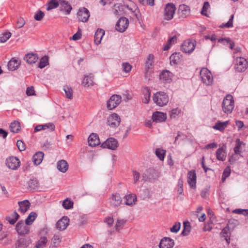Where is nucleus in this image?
Wrapping results in <instances>:
<instances>
[{
	"mask_svg": "<svg viewBox=\"0 0 248 248\" xmlns=\"http://www.w3.org/2000/svg\"><path fill=\"white\" fill-rule=\"evenodd\" d=\"M121 102V96L117 94L112 95L107 103V108L109 110H112L117 107Z\"/></svg>",
	"mask_w": 248,
	"mask_h": 248,
	"instance_id": "39448f33",
	"label": "nucleus"
},
{
	"mask_svg": "<svg viewBox=\"0 0 248 248\" xmlns=\"http://www.w3.org/2000/svg\"><path fill=\"white\" fill-rule=\"evenodd\" d=\"M180 109L178 108H176L172 109L170 111V117L171 119H174L180 113Z\"/></svg>",
	"mask_w": 248,
	"mask_h": 248,
	"instance_id": "6e6d98bb",
	"label": "nucleus"
},
{
	"mask_svg": "<svg viewBox=\"0 0 248 248\" xmlns=\"http://www.w3.org/2000/svg\"><path fill=\"white\" fill-rule=\"evenodd\" d=\"M183 227L184 229L181 233V235L183 236H187L191 231L190 223L188 221L184 222Z\"/></svg>",
	"mask_w": 248,
	"mask_h": 248,
	"instance_id": "79ce46f5",
	"label": "nucleus"
},
{
	"mask_svg": "<svg viewBox=\"0 0 248 248\" xmlns=\"http://www.w3.org/2000/svg\"><path fill=\"white\" fill-rule=\"evenodd\" d=\"M118 146V141L116 139L113 138H110L108 139L101 145V147H102L103 148H107L112 150H116Z\"/></svg>",
	"mask_w": 248,
	"mask_h": 248,
	"instance_id": "9d476101",
	"label": "nucleus"
},
{
	"mask_svg": "<svg viewBox=\"0 0 248 248\" xmlns=\"http://www.w3.org/2000/svg\"><path fill=\"white\" fill-rule=\"evenodd\" d=\"M105 34V31L101 29H98L94 34V42L98 45L100 44L102 37Z\"/></svg>",
	"mask_w": 248,
	"mask_h": 248,
	"instance_id": "473e14b6",
	"label": "nucleus"
},
{
	"mask_svg": "<svg viewBox=\"0 0 248 248\" xmlns=\"http://www.w3.org/2000/svg\"><path fill=\"white\" fill-rule=\"evenodd\" d=\"M27 225L22 220H20L16 225V230L19 235H25L28 233L30 231V227Z\"/></svg>",
	"mask_w": 248,
	"mask_h": 248,
	"instance_id": "9b49d317",
	"label": "nucleus"
},
{
	"mask_svg": "<svg viewBox=\"0 0 248 248\" xmlns=\"http://www.w3.org/2000/svg\"><path fill=\"white\" fill-rule=\"evenodd\" d=\"M125 223V220L124 219H119L117 221L115 224V229L117 231H119L121 227H122Z\"/></svg>",
	"mask_w": 248,
	"mask_h": 248,
	"instance_id": "69168bd1",
	"label": "nucleus"
},
{
	"mask_svg": "<svg viewBox=\"0 0 248 248\" xmlns=\"http://www.w3.org/2000/svg\"><path fill=\"white\" fill-rule=\"evenodd\" d=\"M234 107V102L233 96L231 94H227L224 98L222 108L223 112L227 114H230L232 111Z\"/></svg>",
	"mask_w": 248,
	"mask_h": 248,
	"instance_id": "f03ea898",
	"label": "nucleus"
},
{
	"mask_svg": "<svg viewBox=\"0 0 248 248\" xmlns=\"http://www.w3.org/2000/svg\"><path fill=\"white\" fill-rule=\"evenodd\" d=\"M242 145H245L244 142L241 141L240 139H237L236 140V144L234 148V152L235 154L240 155L241 154V151L240 150Z\"/></svg>",
	"mask_w": 248,
	"mask_h": 248,
	"instance_id": "37998d69",
	"label": "nucleus"
},
{
	"mask_svg": "<svg viewBox=\"0 0 248 248\" xmlns=\"http://www.w3.org/2000/svg\"><path fill=\"white\" fill-rule=\"evenodd\" d=\"M177 37L176 35L169 38L167 44L164 46L163 50L165 51L168 50L170 46L176 42Z\"/></svg>",
	"mask_w": 248,
	"mask_h": 248,
	"instance_id": "c03bdc74",
	"label": "nucleus"
},
{
	"mask_svg": "<svg viewBox=\"0 0 248 248\" xmlns=\"http://www.w3.org/2000/svg\"><path fill=\"white\" fill-rule=\"evenodd\" d=\"M93 76L91 74L88 76H85L82 84L85 87H89L91 85H93Z\"/></svg>",
	"mask_w": 248,
	"mask_h": 248,
	"instance_id": "72a5a7b5",
	"label": "nucleus"
},
{
	"mask_svg": "<svg viewBox=\"0 0 248 248\" xmlns=\"http://www.w3.org/2000/svg\"><path fill=\"white\" fill-rule=\"evenodd\" d=\"M233 212L238 214H242L245 216L248 215V209H237L234 210Z\"/></svg>",
	"mask_w": 248,
	"mask_h": 248,
	"instance_id": "774afa93",
	"label": "nucleus"
},
{
	"mask_svg": "<svg viewBox=\"0 0 248 248\" xmlns=\"http://www.w3.org/2000/svg\"><path fill=\"white\" fill-rule=\"evenodd\" d=\"M63 90L67 98L69 99H72L73 98V90L72 88L68 86H65L64 87Z\"/></svg>",
	"mask_w": 248,
	"mask_h": 248,
	"instance_id": "8fccbe9b",
	"label": "nucleus"
},
{
	"mask_svg": "<svg viewBox=\"0 0 248 248\" xmlns=\"http://www.w3.org/2000/svg\"><path fill=\"white\" fill-rule=\"evenodd\" d=\"M209 7H210V4H209V2L207 1L204 2V4H203V6L202 8V10L201 11V14L202 15H204V16H206L207 14H206V12H207V9L209 8Z\"/></svg>",
	"mask_w": 248,
	"mask_h": 248,
	"instance_id": "0e129e2a",
	"label": "nucleus"
},
{
	"mask_svg": "<svg viewBox=\"0 0 248 248\" xmlns=\"http://www.w3.org/2000/svg\"><path fill=\"white\" fill-rule=\"evenodd\" d=\"M59 6L60 11L64 13L66 15H69L73 9L71 5L68 1L65 0L61 1Z\"/></svg>",
	"mask_w": 248,
	"mask_h": 248,
	"instance_id": "2eb2a0df",
	"label": "nucleus"
},
{
	"mask_svg": "<svg viewBox=\"0 0 248 248\" xmlns=\"http://www.w3.org/2000/svg\"><path fill=\"white\" fill-rule=\"evenodd\" d=\"M143 98L142 99L143 103L148 104L149 102L151 93V91L149 88L145 87L142 90Z\"/></svg>",
	"mask_w": 248,
	"mask_h": 248,
	"instance_id": "c85d7f7f",
	"label": "nucleus"
},
{
	"mask_svg": "<svg viewBox=\"0 0 248 248\" xmlns=\"http://www.w3.org/2000/svg\"><path fill=\"white\" fill-rule=\"evenodd\" d=\"M11 36V33L10 32H5L1 34L0 36V42L1 43H4L7 41L8 39Z\"/></svg>",
	"mask_w": 248,
	"mask_h": 248,
	"instance_id": "864d4df0",
	"label": "nucleus"
},
{
	"mask_svg": "<svg viewBox=\"0 0 248 248\" xmlns=\"http://www.w3.org/2000/svg\"><path fill=\"white\" fill-rule=\"evenodd\" d=\"M69 219L66 216L63 217L57 221L56 224V227L60 231L64 230L69 225Z\"/></svg>",
	"mask_w": 248,
	"mask_h": 248,
	"instance_id": "dca6fc26",
	"label": "nucleus"
},
{
	"mask_svg": "<svg viewBox=\"0 0 248 248\" xmlns=\"http://www.w3.org/2000/svg\"><path fill=\"white\" fill-rule=\"evenodd\" d=\"M89 145L95 147L100 144V142L98 135L95 133H92L88 138Z\"/></svg>",
	"mask_w": 248,
	"mask_h": 248,
	"instance_id": "5701e85b",
	"label": "nucleus"
},
{
	"mask_svg": "<svg viewBox=\"0 0 248 248\" xmlns=\"http://www.w3.org/2000/svg\"><path fill=\"white\" fill-rule=\"evenodd\" d=\"M55 128L53 123H48L45 124H40L35 126L34 132H37L42 130L49 129L50 131H53Z\"/></svg>",
	"mask_w": 248,
	"mask_h": 248,
	"instance_id": "b1692460",
	"label": "nucleus"
},
{
	"mask_svg": "<svg viewBox=\"0 0 248 248\" xmlns=\"http://www.w3.org/2000/svg\"><path fill=\"white\" fill-rule=\"evenodd\" d=\"M226 147H221L216 151V157L218 160L224 161L226 158V153L225 151Z\"/></svg>",
	"mask_w": 248,
	"mask_h": 248,
	"instance_id": "393cba45",
	"label": "nucleus"
},
{
	"mask_svg": "<svg viewBox=\"0 0 248 248\" xmlns=\"http://www.w3.org/2000/svg\"><path fill=\"white\" fill-rule=\"evenodd\" d=\"M125 200V204L129 206H132L135 204L137 201V197L135 194H128L125 195L124 197Z\"/></svg>",
	"mask_w": 248,
	"mask_h": 248,
	"instance_id": "2f4dec72",
	"label": "nucleus"
},
{
	"mask_svg": "<svg viewBox=\"0 0 248 248\" xmlns=\"http://www.w3.org/2000/svg\"><path fill=\"white\" fill-rule=\"evenodd\" d=\"M234 18V15H232L229 19V20L228 21L227 23L225 24H223L221 25L220 27L223 28H231L233 26V19Z\"/></svg>",
	"mask_w": 248,
	"mask_h": 248,
	"instance_id": "5fc2aeb1",
	"label": "nucleus"
},
{
	"mask_svg": "<svg viewBox=\"0 0 248 248\" xmlns=\"http://www.w3.org/2000/svg\"><path fill=\"white\" fill-rule=\"evenodd\" d=\"M48 64V58L47 56H44L42 57L39 63L38 67L40 68H44L45 66Z\"/></svg>",
	"mask_w": 248,
	"mask_h": 248,
	"instance_id": "3c124183",
	"label": "nucleus"
},
{
	"mask_svg": "<svg viewBox=\"0 0 248 248\" xmlns=\"http://www.w3.org/2000/svg\"><path fill=\"white\" fill-rule=\"evenodd\" d=\"M120 122L121 118L120 116L115 113L109 115L107 119L108 124L112 128L118 127L120 125Z\"/></svg>",
	"mask_w": 248,
	"mask_h": 248,
	"instance_id": "0eeeda50",
	"label": "nucleus"
},
{
	"mask_svg": "<svg viewBox=\"0 0 248 248\" xmlns=\"http://www.w3.org/2000/svg\"><path fill=\"white\" fill-rule=\"evenodd\" d=\"M248 68V59L243 57L236 59L235 70L238 72H243Z\"/></svg>",
	"mask_w": 248,
	"mask_h": 248,
	"instance_id": "20e7f679",
	"label": "nucleus"
},
{
	"mask_svg": "<svg viewBox=\"0 0 248 248\" xmlns=\"http://www.w3.org/2000/svg\"><path fill=\"white\" fill-rule=\"evenodd\" d=\"M231 170L229 167L226 168L223 171L222 176V181L224 182L225 179L230 175Z\"/></svg>",
	"mask_w": 248,
	"mask_h": 248,
	"instance_id": "680f3d73",
	"label": "nucleus"
},
{
	"mask_svg": "<svg viewBox=\"0 0 248 248\" xmlns=\"http://www.w3.org/2000/svg\"><path fill=\"white\" fill-rule=\"evenodd\" d=\"M24 59L28 63L31 64L37 62L38 57L36 54L28 53L25 55Z\"/></svg>",
	"mask_w": 248,
	"mask_h": 248,
	"instance_id": "cd10ccee",
	"label": "nucleus"
},
{
	"mask_svg": "<svg viewBox=\"0 0 248 248\" xmlns=\"http://www.w3.org/2000/svg\"><path fill=\"white\" fill-rule=\"evenodd\" d=\"M31 243L30 239L21 238L17 241L16 248H27Z\"/></svg>",
	"mask_w": 248,
	"mask_h": 248,
	"instance_id": "c756f323",
	"label": "nucleus"
},
{
	"mask_svg": "<svg viewBox=\"0 0 248 248\" xmlns=\"http://www.w3.org/2000/svg\"><path fill=\"white\" fill-rule=\"evenodd\" d=\"M47 242V239L46 237H42L36 242L35 247L36 248H43L46 245Z\"/></svg>",
	"mask_w": 248,
	"mask_h": 248,
	"instance_id": "a18cd8bd",
	"label": "nucleus"
},
{
	"mask_svg": "<svg viewBox=\"0 0 248 248\" xmlns=\"http://www.w3.org/2000/svg\"><path fill=\"white\" fill-rule=\"evenodd\" d=\"M166 151L165 150L157 148L155 150V155L160 160H163Z\"/></svg>",
	"mask_w": 248,
	"mask_h": 248,
	"instance_id": "49530a36",
	"label": "nucleus"
},
{
	"mask_svg": "<svg viewBox=\"0 0 248 248\" xmlns=\"http://www.w3.org/2000/svg\"><path fill=\"white\" fill-rule=\"evenodd\" d=\"M45 14L41 10L38 11L35 14L34 18L37 21H41L44 17Z\"/></svg>",
	"mask_w": 248,
	"mask_h": 248,
	"instance_id": "bf43d9fd",
	"label": "nucleus"
},
{
	"mask_svg": "<svg viewBox=\"0 0 248 248\" xmlns=\"http://www.w3.org/2000/svg\"><path fill=\"white\" fill-rule=\"evenodd\" d=\"M77 15L78 20L83 22L87 21L90 17V12L85 8L80 9Z\"/></svg>",
	"mask_w": 248,
	"mask_h": 248,
	"instance_id": "4468645a",
	"label": "nucleus"
},
{
	"mask_svg": "<svg viewBox=\"0 0 248 248\" xmlns=\"http://www.w3.org/2000/svg\"><path fill=\"white\" fill-rule=\"evenodd\" d=\"M180 226V223H176L170 228V231L172 232L176 233L179 231Z\"/></svg>",
	"mask_w": 248,
	"mask_h": 248,
	"instance_id": "338daca9",
	"label": "nucleus"
},
{
	"mask_svg": "<svg viewBox=\"0 0 248 248\" xmlns=\"http://www.w3.org/2000/svg\"><path fill=\"white\" fill-rule=\"evenodd\" d=\"M129 25V20L126 17L120 18L116 23V30L121 32L125 31Z\"/></svg>",
	"mask_w": 248,
	"mask_h": 248,
	"instance_id": "6e6552de",
	"label": "nucleus"
},
{
	"mask_svg": "<svg viewBox=\"0 0 248 248\" xmlns=\"http://www.w3.org/2000/svg\"><path fill=\"white\" fill-rule=\"evenodd\" d=\"M178 12L180 17L186 18L190 15V9L188 6L182 4L179 6Z\"/></svg>",
	"mask_w": 248,
	"mask_h": 248,
	"instance_id": "aec40b11",
	"label": "nucleus"
},
{
	"mask_svg": "<svg viewBox=\"0 0 248 248\" xmlns=\"http://www.w3.org/2000/svg\"><path fill=\"white\" fill-rule=\"evenodd\" d=\"M29 188L31 190H35L38 188L39 183L35 178L31 179L28 182Z\"/></svg>",
	"mask_w": 248,
	"mask_h": 248,
	"instance_id": "a19ab883",
	"label": "nucleus"
},
{
	"mask_svg": "<svg viewBox=\"0 0 248 248\" xmlns=\"http://www.w3.org/2000/svg\"><path fill=\"white\" fill-rule=\"evenodd\" d=\"M20 162L16 157L12 156L6 159V164L10 169L16 170L20 166Z\"/></svg>",
	"mask_w": 248,
	"mask_h": 248,
	"instance_id": "1a4fd4ad",
	"label": "nucleus"
},
{
	"mask_svg": "<svg viewBox=\"0 0 248 248\" xmlns=\"http://www.w3.org/2000/svg\"><path fill=\"white\" fill-rule=\"evenodd\" d=\"M182 55L180 53H174L170 57V63L177 64L180 61Z\"/></svg>",
	"mask_w": 248,
	"mask_h": 248,
	"instance_id": "58836bf2",
	"label": "nucleus"
},
{
	"mask_svg": "<svg viewBox=\"0 0 248 248\" xmlns=\"http://www.w3.org/2000/svg\"><path fill=\"white\" fill-rule=\"evenodd\" d=\"M123 70L126 72H129L132 68L131 65L128 62H124L122 64Z\"/></svg>",
	"mask_w": 248,
	"mask_h": 248,
	"instance_id": "052dcab7",
	"label": "nucleus"
},
{
	"mask_svg": "<svg viewBox=\"0 0 248 248\" xmlns=\"http://www.w3.org/2000/svg\"><path fill=\"white\" fill-rule=\"evenodd\" d=\"M174 245L173 240L169 237H164L159 245V248H172Z\"/></svg>",
	"mask_w": 248,
	"mask_h": 248,
	"instance_id": "6ab92c4d",
	"label": "nucleus"
},
{
	"mask_svg": "<svg viewBox=\"0 0 248 248\" xmlns=\"http://www.w3.org/2000/svg\"><path fill=\"white\" fill-rule=\"evenodd\" d=\"M154 102L159 107L166 106L169 101L168 95L164 92H157L153 95Z\"/></svg>",
	"mask_w": 248,
	"mask_h": 248,
	"instance_id": "f257e3e1",
	"label": "nucleus"
},
{
	"mask_svg": "<svg viewBox=\"0 0 248 248\" xmlns=\"http://www.w3.org/2000/svg\"><path fill=\"white\" fill-rule=\"evenodd\" d=\"M60 3L57 0H51L48 3V6L46 8L47 10L49 11L51 9L57 8L59 6Z\"/></svg>",
	"mask_w": 248,
	"mask_h": 248,
	"instance_id": "de8ad7c7",
	"label": "nucleus"
},
{
	"mask_svg": "<svg viewBox=\"0 0 248 248\" xmlns=\"http://www.w3.org/2000/svg\"><path fill=\"white\" fill-rule=\"evenodd\" d=\"M195 47V43L191 42L189 40L184 41V43L181 46V50L185 53H191L192 52Z\"/></svg>",
	"mask_w": 248,
	"mask_h": 248,
	"instance_id": "f8f14e48",
	"label": "nucleus"
},
{
	"mask_svg": "<svg viewBox=\"0 0 248 248\" xmlns=\"http://www.w3.org/2000/svg\"><path fill=\"white\" fill-rule=\"evenodd\" d=\"M196 174L195 170H190L187 174V182L192 188L196 187Z\"/></svg>",
	"mask_w": 248,
	"mask_h": 248,
	"instance_id": "f3484780",
	"label": "nucleus"
},
{
	"mask_svg": "<svg viewBox=\"0 0 248 248\" xmlns=\"http://www.w3.org/2000/svg\"><path fill=\"white\" fill-rule=\"evenodd\" d=\"M231 235V232L228 225H227L222 230L220 233V236L221 238H223L227 244L229 245L230 243Z\"/></svg>",
	"mask_w": 248,
	"mask_h": 248,
	"instance_id": "412c9836",
	"label": "nucleus"
},
{
	"mask_svg": "<svg viewBox=\"0 0 248 248\" xmlns=\"http://www.w3.org/2000/svg\"><path fill=\"white\" fill-rule=\"evenodd\" d=\"M62 206L66 209H70L73 207V202L67 198L62 202Z\"/></svg>",
	"mask_w": 248,
	"mask_h": 248,
	"instance_id": "603ef678",
	"label": "nucleus"
},
{
	"mask_svg": "<svg viewBox=\"0 0 248 248\" xmlns=\"http://www.w3.org/2000/svg\"><path fill=\"white\" fill-rule=\"evenodd\" d=\"M172 75V74L169 70H164L160 74V80L164 83H170Z\"/></svg>",
	"mask_w": 248,
	"mask_h": 248,
	"instance_id": "a211bd4d",
	"label": "nucleus"
},
{
	"mask_svg": "<svg viewBox=\"0 0 248 248\" xmlns=\"http://www.w3.org/2000/svg\"><path fill=\"white\" fill-rule=\"evenodd\" d=\"M109 200L110 205L114 208H116L120 206L122 202V198L120 194L118 193L113 194Z\"/></svg>",
	"mask_w": 248,
	"mask_h": 248,
	"instance_id": "ddd939ff",
	"label": "nucleus"
},
{
	"mask_svg": "<svg viewBox=\"0 0 248 248\" xmlns=\"http://www.w3.org/2000/svg\"><path fill=\"white\" fill-rule=\"evenodd\" d=\"M167 119V115L166 113L156 111L153 114V121L155 123H161L166 121Z\"/></svg>",
	"mask_w": 248,
	"mask_h": 248,
	"instance_id": "4be33fe9",
	"label": "nucleus"
},
{
	"mask_svg": "<svg viewBox=\"0 0 248 248\" xmlns=\"http://www.w3.org/2000/svg\"><path fill=\"white\" fill-rule=\"evenodd\" d=\"M123 10L122 5H119L117 4L114 5L112 11L113 13L116 16H120L122 14Z\"/></svg>",
	"mask_w": 248,
	"mask_h": 248,
	"instance_id": "09e8293b",
	"label": "nucleus"
},
{
	"mask_svg": "<svg viewBox=\"0 0 248 248\" xmlns=\"http://www.w3.org/2000/svg\"><path fill=\"white\" fill-rule=\"evenodd\" d=\"M20 65L19 62L16 59H12L8 63V69L12 71L16 70Z\"/></svg>",
	"mask_w": 248,
	"mask_h": 248,
	"instance_id": "4c0bfd02",
	"label": "nucleus"
},
{
	"mask_svg": "<svg viewBox=\"0 0 248 248\" xmlns=\"http://www.w3.org/2000/svg\"><path fill=\"white\" fill-rule=\"evenodd\" d=\"M19 217V215L15 211L10 216H7L6 217V220L10 224L13 225L16 222Z\"/></svg>",
	"mask_w": 248,
	"mask_h": 248,
	"instance_id": "f704fd0d",
	"label": "nucleus"
},
{
	"mask_svg": "<svg viewBox=\"0 0 248 248\" xmlns=\"http://www.w3.org/2000/svg\"><path fill=\"white\" fill-rule=\"evenodd\" d=\"M176 10V7L173 3H168L164 9V18L167 20H170L173 17V15Z\"/></svg>",
	"mask_w": 248,
	"mask_h": 248,
	"instance_id": "423d86ee",
	"label": "nucleus"
},
{
	"mask_svg": "<svg viewBox=\"0 0 248 248\" xmlns=\"http://www.w3.org/2000/svg\"><path fill=\"white\" fill-rule=\"evenodd\" d=\"M229 124V121H225L221 122L220 121L217 122L215 125L213 126L215 129L218 130L220 131H223Z\"/></svg>",
	"mask_w": 248,
	"mask_h": 248,
	"instance_id": "c9c22d12",
	"label": "nucleus"
},
{
	"mask_svg": "<svg viewBox=\"0 0 248 248\" xmlns=\"http://www.w3.org/2000/svg\"><path fill=\"white\" fill-rule=\"evenodd\" d=\"M16 145L18 149L20 151H23L26 149L25 144L22 140H17L16 142Z\"/></svg>",
	"mask_w": 248,
	"mask_h": 248,
	"instance_id": "e2e57ef3",
	"label": "nucleus"
},
{
	"mask_svg": "<svg viewBox=\"0 0 248 248\" xmlns=\"http://www.w3.org/2000/svg\"><path fill=\"white\" fill-rule=\"evenodd\" d=\"M153 59L154 55L152 54H149L145 62L146 69H149L150 68V66L152 65Z\"/></svg>",
	"mask_w": 248,
	"mask_h": 248,
	"instance_id": "4d7b16f0",
	"label": "nucleus"
},
{
	"mask_svg": "<svg viewBox=\"0 0 248 248\" xmlns=\"http://www.w3.org/2000/svg\"><path fill=\"white\" fill-rule=\"evenodd\" d=\"M10 130L12 132L16 133L21 129L20 124L17 121H14L10 125Z\"/></svg>",
	"mask_w": 248,
	"mask_h": 248,
	"instance_id": "e433bc0d",
	"label": "nucleus"
},
{
	"mask_svg": "<svg viewBox=\"0 0 248 248\" xmlns=\"http://www.w3.org/2000/svg\"><path fill=\"white\" fill-rule=\"evenodd\" d=\"M200 77L203 82L206 85H210L213 82V77L210 71L206 68H202L200 71Z\"/></svg>",
	"mask_w": 248,
	"mask_h": 248,
	"instance_id": "7ed1b4c3",
	"label": "nucleus"
},
{
	"mask_svg": "<svg viewBox=\"0 0 248 248\" xmlns=\"http://www.w3.org/2000/svg\"><path fill=\"white\" fill-rule=\"evenodd\" d=\"M57 168L59 171L64 173L68 169V164L65 160H61L58 162Z\"/></svg>",
	"mask_w": 248,
	"mask_h": 248,
	"instance_id": "7c9ffc66",
	"label": "nucleus"
},
{
	"mask_svg": "<svg viewBox=\"0 0 248 248\" xmlns=\"http://www.w3.org/2000/svg\"><path fill=\"white\" fill-rule=\"evenodd\" d=\"M18 204L19 206V211L23 213H25L28 210L31 204L29 201L27 200L19 202Z\"/></svg>",
	"mask_w": 248,
	"mask_h": 248,
	"instance_id": "bb28decb",
	"label": "nucleus"
},
{
	"mask_svg": "<svg viewBox=\"0 0 248 248\" xmlns=\"http://www.w3.org/2000/svg\"><path fill=\"white\" fill-rule=\"evenodd\" d=\"M44 154L42 152L39 151L36 153L32 156V160L34 165H38L42 161Z\"/></svg>",
	"mask_w": 248,
	"mask_h": 248,
	"instance_id": "a878e982",
	"label": "nucleus"
},
{
	"mask_svg": "<svg viewBox=\"0 0 248 248\" xmlns=\"http://www.w3.org/2000/svg\"><path fill=\"white\" fill-rule=\"evenodd\" d=\"M37 217V215L35 212H31L25 220L26 225H31L32 224L34 220Z\"/></svg>",
	"mask_w": 248,
	"mask_h": 248,
	"instance_id": "ea45409f",
	"label": "nucleus"
},
{
	"mask_svg": "<svg viewBox=\"0 0 248 248\" xmlns=\"http://www.w3.org/2000/svg\"><path fill=\"white\" fill-rule=\"evenodd\" d=\"M223 41H226L228 44H229V47L232 49L234 46V43L229 38H221L218 39V42L222 43Z\"/></svg>",
	"mask_w": 248,
	"mask_h": 248,
	"instance_id": "13d9d810",
	"label": "nucleus"
}]
</instances>
